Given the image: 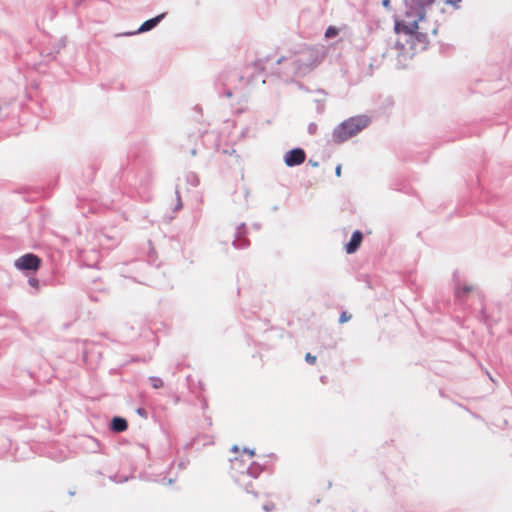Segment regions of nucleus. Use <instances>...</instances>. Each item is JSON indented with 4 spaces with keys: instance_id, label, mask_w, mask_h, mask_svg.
<instances>
[{
    "instance_id": "obj_1",
    "label": "nucleus",
    "mask_w": 512,
    "mask_h": 512,
    "mask_svg": "<svg viewBox=\"0 0 512 512\" xmlns=\"http://www.w3.org/2000/svg\"><path fill=\"white\" fill-rule=\"evenodd\" d=\"M403 14L395 19V31L409 38L424 36L429 32L435 33V28L428 27L425 13V2H404Z\"/></svg>"
},
{
    "instance_id": "obj_2",
    "label": "nucleus",
    "mask_w": 512,
    "mask_h": 512,
    "mask_svg": "<svg viewBox=\"0 0 512 512\" xmlns=\"http://www.w3.org/2000/svg\"><path fill=\"white\" fill-rule=\"evenodd\" d=\"M368 123L369 119L366 116L351 117L334 129L333 139L337 143L345 142L367 127Z\"/></svg>"
},
{
    "instance_id": "obj_3",
    "label": "nucleus",
    "mask_w": 512,
    "mask_h": 512,
    "mask_svg": "<svg viewBox=\"0 0 512 512\" xmlns=\"http://www.w3.org/2000/svg\"><path fill=\"white\" fill-rule=\"evenodd\" d=\"M41 265V259L32 253L25 254L15 261V266L19 270L36 271Z\"/></svg>"
},
{
    "instance_id": "obj_4",
    "label": "nucleus",
    "mask_w": 512,
    "mask_h": 512,
    "mask_svg": "<svg viewBox=\"0 0 512 512\" xmlns=\"http://www.w3.org/2000/svg\"><path fill=\"white\" fill-rule=\"evenodd\" d=\"M306 154L304 150L300 148H296L293 150H290L285 155V164L289 167L300 165L305 161Z\"/></svg>"
},
{
    "instance_id": "obj_5",
    "label": "nucleus",
    "mask_w": 512,
    "mask_h": 512,
    "mask_svg": "<svg viewBox=\"0 0 512 512\" xmlns=\"http://www.w3.org/2000/svg\"><path fill=\"white\" fill-rule=\"evenodd\" d=\"M362 239H363L362 233L360 231H355L352 234L349 243L346 245V252L348 254H352V253L356 252L357 249L361 245Z\"/></svg>"
},
{
    "instance_id": "obj_6",
    "label": "nucleus",
    "mask_w": 512,
    "mask_h": 512,
    "mask_svg": "<svg viewBox=\"0 0 512 512\" xmlns=\"http://www.w3.org/2000/svg\"><path fill=\"white\" fill-rule=\"evenodd\" d=\"M233 477L235 478V481L239 483L240 485L244 486L245 490L247 492H254L253 483L251 481V476L248 472H240V475L238 476L236 473L233 474Z\"/></svg>"
},
{
    "instance_id": "obj_7",
    "label": "nucleus",
    "mask_w": 512,
    "mask_h": 512,
    "mask_svg": "<svg viewBox=\"0 0 512 512\" xmlns=\"http://www.w3.org/2000/svg\"><path fill=\"white\" fill-rule=\"evenodd\" d=\"M165 16V13H162L152 19L145 21L137 30V33L147 32L153 29Z\"/></svg>"
},
{
    "instance_id": "obj_8",
    "label": "nucleus",
    "mask_w": 512,
    "mask_h": 512,
    "mask_svg": "<svg viewBox=\"0 0 512 512\" xmlns=\"http://www.w3.org/2000/svg\"><path fill=\"white\" fill-rule=\"evenodd\" d=\"M128 424L124 418L114 417L111 421V429L114 432H123L127 430Z\"/></svg>"
},
{
    "instance_id": "obj_9",
    "label": "nucleus",
    "mask_w": 512,
    "mask_h": 512,
    "mask_svg": "<svg viewBox=\"0 0 512 512\" xmlns=\"http://www.w3.org/2000/svg\"><path fill=\"white\" fill-rule=\"evenodd\" d=\"M151 386L155 389L163 387V381L159 377H150Z\"/></svg>"
},
{
    "instance_id": "obj_10",
    "label": "nucleus",
    "mask_w": 512,
    "mask_h": 512,
    "mask_svg": "<svg viewBox=\"0 0 512 512\" xmlns=\"http://www.w3.org/2000/svg\"><path fill=\"white\" fill-rule=\"evenodd\" d=\"M338 35V29L334 26H329L325 32L326 38H333Z\"/></svg>"
},
{
    "instance_id": "obj_11",
    "label": "nucleus",
    "mask_w": 512,
    "mask_h": 512,
    "mask_svg": "<svg viewBox=\"0 0 512 512\" xmlns=\"http://www.w3.org/2000/svg\"><path fill=\"white\" fill-rule=\"evenodd\" d=\"M473 290V286H463L462 288H459L456 292V295L461 297L463 295H466L470 293Z\"/></svg>"
},
{
    "instance_id": "obj_12",
    "label": "nucleus",
    "mask_w": 512,
    "mask_h": 512,
    "mask_svg": "<svg viewBox=\"0 0 512 512\" xmlns=\"http://www.w3.org/2000/svg\"><path fill=\"white\" fill-rule=\"evenodd\" d=\"M350 319H351V315H350L349 313H347V312H342V313H341V315H340V317H339V322H340L341 324H343V323H345V322L349 321Z\"/></svg>"
},
{
    "instance_id": "obj_13",
    "label": "nucleus",
    "mask_w": 512,
    "mask_h": 512,
    "mask_svg": "<svg viewBox=\"0 0 512 512\" xmlns=\"http://www.w3.org/2000/svg\"><path fill=\"white\" fill-rule=\"evenodd\" d=\"M305 360L309 363V364H315L316 363V356L310 354V353H307L305 355Z\"/></svg>"
},
{
    "instance_id": "obj_14",
    "label": "nucleus",
    "mask_w": 512,
    "mask_h": 512,
    "mask_svg": "<svg viewBox=\"0 0 512 512\" xmlns=\"http://www.w3.org/2000/svg\"><path fill=\"white\" fill-rule=\"evenodd\" d=\"M342 172V166L338 165L335 169L336 176L340 177Z\"/></svg>"
},
{
    "instance_id": "obj_15",
    "label": "nucleus",
    "mask_w": 512,
    "mask_h": 512,
    "mask_svg": "<svg viewBox=\"0 0 512 512\" xmlns=\"http://www.w3.org/2000/svg\"><path fill=\"white\" fill-rule=\"evenodd\" d=\"M239 464V461L237 459H235V461L233 462V470L235 472H237V469H236V465Z\"/></svg>"
},
{
    "instance_id": "obj_16",
    "label": "nucleus",
    "mask_w": 512,
    "mask_h": 512,
    "mask_svg": "<svg viewBox=\"0 0 512 512\" xmlns=\"http://www.w3.org/2000/svg\"><path fill=\"white\" fill-rule=\"evenodd\" d=\"M247 453H248V455H249L250 457H253V456H254V452H253V451H247Z\"/></svg>"
},
{
    "instance_id": "obj_17",
    "label": "nucleus",
    "mask_w": 512,
    "mask_h": 512,
    "mask_svg": "<svg viewBox=\"0 0 512 512\" xmlns=\"http://www.w3.org/2000/svg\"><path fill=\"white\" fill-rule=\"evenodd\" d=\"M389 3H390V2L385 1V2H383V5H384L385 7H388Z\"/></svg>"
},
{
    "instance_id": "obj_18",
    "label": "nucleus",
    "mask_w": 512,
    "mask_h": 512,
    "mask_svg": "<svg viewBox=\"0 0 512 512\" xmlns=\"http://www.w3.org/2000/svg\"><path fill=\"white\" fill-rule=\"evenodd\" d=\"M266 511H269L270 510V507H264Z\"/></svg>"
}]
</instances>
